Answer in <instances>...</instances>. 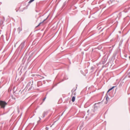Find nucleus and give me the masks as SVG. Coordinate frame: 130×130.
Here are the masks:
<instances>
[{
	"label": "nucleus",
	"mask_w": 130,
	"mask_h": 130,
	"mask_svg": "<svg viewBox=\"0 0 130 130\" xmlns=\"http://www.w3.org/2000/svg\"><path fill=\"white\" fill-rule=\"evenodd\" d=\"M22 28L21 27H19L17 29V31L18 32V33L19 34L21 31L22 30Z\"/></svg>",
	"instance_id": "obj_3"
},
{
	"label": "nucleus",
	"mask_w": 130,
	"mask_h": 130,
	"mask_svg": "<svg viewBox=\"0 0 130 130\" xmlns=\"http://www.w3.org/2000/svg\"><path fill=\"white\" fill-rule=\"evenodd\" d=\"M35 0H30L29 1L28 3H30L32 2H33Z\"/></svg>",
	"instance_id": "obj_11"
},
{
	"label": "nucleus",
	"mask_w": 130,
	"mask_h": 130,
	"mask_svg": "<svg viewBox=\"0 0 130 130\" xmlns=\"http://www.w3.org/2000/svg\"><path fill=\"white\" fill-rule=\"evenodd\" d=\"M128 75L130 74V71L128 73Z\"/></svg>",
	"instance_id": "obj_15"
},
{
	"label": "nucleus",
	"mask_w": 130,
	"mask_h": 130,
	"mask_svg": "<svg viewBox=\"0 0 130 130\" xmlns=\"http://www.w3.org/2000/svg\"><path fill=\"white\" fill-rule=\"evenodd\" d=\"M25 43V42H23L21 43V48H23L24 47Z\"/></svg>",
	"instance_id": "obj_5"
},
{
	"label": "nucleus",
	"mask_w": 130,
	"mask_h": 130,
	"mask_svg": "<svg viewBox=\"0 0 130 130\" xmlns=\"http://www.w3.org/2000/svg\"><path fill=\"white\" fill-rule=\"evenodd\" d=\"M105 98H106V100L107 102L105 103L106 104H107L108 100H109V98H108V96H106Z\"/></svg>",
	"instance_id": "obj_6"
},
{
	"label": "nucleus",
	"mask_w": 130,
	"mask_h": 130,
	"mask_svg": "<svg viewBox=\"0 0 130 130\" xmlns=\"http://www.w3.org/2000/svg\"><path fill=\"white\" fill-rule=\"evenodd\" d=\"M3 37V35H2L1 36V37Z\"/></svg>",
	"instance_id": "obj_17"
},
{
	"label": "nucleus",
	"mask_w": 130,
	"mask_h": 130,
	"mask_svg": "<svg viewBox=\"0 0 130 130\" xmlns=\"http://www.w3.org/2000/svg\"><path fill=\"white\" fill-rule=\"evenodd\" d=\"M101 103V102H99L98 103H97L98 104H100Z\"/></svg>",
	"instance_id": "obj_16"
},
{
	"label": "nucleus",
	"mask_w": 130,
	"mask_h": 130,
	"mask_svg": "<svg viewBox=\"0 0 130 130\" xmlns=\"http://www.w3.org/2000/svg\"><path fill=\"white\" fill-rule=\"evenodd\" d=\"M89 110H88L87 111V112H89Z\"/></svg>",
	"instance_id": "obj_20"
},
{
	"label": "nucleus",
	"mask_w": 130,
	"mask_h": 130,
	"mask_svg": "<svg viewBox=\"0 0 130 130\" xmlns=\"http://www.w3.org/2000/svg\"><path fill=\"white\" fill-rule=\"evenodd\" d=\"M129 59L130 60V56L129 57Z\"/></svg>",
	"instance_id": "obj_21"
},
{
	"label": "nucleus",
	"mask_w": 130,
	"mask_h": 130,
	"mask_svg": "<svg viewBox=\"0 0 130 130\" xmlns=\"http://www.w3.org/2000/svg\"><path fill=\"white\" fill-rule=\"evenodd\" d=\"M128 77L129 78H130V75H129V76H128Z\"/></svg>",
	"instance_id": "obj_18"
},
{
	"label": "nucleus",
	"mask_w": 130,
	"mask_h": 130,
	"mask_svg": "<svg viewBox=\"0 0 130 130\" xmlns=\"http://www.w3.org/2000/svg\"><path fill=\"white\" fill-rule=\"evenodd\" d=\"M75 97L74 96H73L72 98V101L73 102H74L75 101Z\"/></svg>",
	"instance_id": "obj_7"
},
{
	"label": "nucleus",
	"mask_w": 130,
	"mask_h": 130,
	"mask_svg": "<svg viewBox=\"0 0 130 130\" xmlns=\"http://www.w3.org/2000/svg\"><path fill=\"white\" fill-rule=\"evenodd\" d=\"M39 118L40 119V120L41 119V118L40 117H39Z\"/></svg>",
	"instance_id": "obj_19"
},
{
	"label": "nucleus",
	"mask_w": 130,
	"mask_h": 130,
	"mask_svg": "<svg viewBox=\"0 0 130 130\" xmlns=\"http://www.w3.org/2000/svg\"><path fill=\"white\" fill-rule=\"evenodd\" d=\"M46 97H45V98H44L43 99V101H44V100H45V99H46Z\"/></svg>",
	"instance_id": "obj_13"
},
{
	"label": "nucleus",
	"mask_w": 130,
	"mask_h": 130,
	"mask_svg": "<svg viewBox=\"0 0 130 130\" xmlns=\"http://www.w3.org/2000/svg\"><path fill=\"white\" fill-rule=\"evenodd\" d=\"M7 103L5 101H1V108L4 109Z\"/></svg>",
	"instance_id": "obj_1"
},
{
	"label": "nucleus",
	"mask_w": 130,
	"mask_h": 130,
	"mask_svg": "<svg viewBox=\"0 0 130 130\" xmlns=\"http://www.w3.org/2000/svg\"><path fill=\"white\" fill-rule=\"evenodd\" d=\"M115 87V86H113L111 88H110L107 91V93H108V92H109L110 91L112 90Z\"/></svg>",
	"instance_id": "obj_9"
},
{
	"label": "nucleus",
	"mask_w": 130,
	"mask_h": 130,
	"mask_svg": "<svg viewBox=\"0 0 130 130\" xmlns=\"http://www.w3.org/2000/svg\"><path fill=\"white\" fill-rule=\"evenodd\" d=\"M45 129L46 130H48V128L47 127H46L45 128Z\"/></svg>",
	"instance_id": "obj_12"
},
{
	"label": "nucleus",
	"mask_w": 130,
	"mask_h": 130,
	"mask_svg": "<svg viewBox=\"0 0 130 130\" xmlns=\"http://www.w3.org/2000/svg\"><path fill=\"white\" fill-rule=\"evenodd\" d=\"M4 20H5V19H4V18L3 21H1V23H0L1 25V24H3L4 21Z\"/></svg>",
	"instance_id": "obj_10"
},
{
	"label": "nucleus",
	"mask_w": 130,
	"mask_h": 130,
	"mask_svg": "<svg viewBox=\"0 0 130 130\" xmlns=\"http://www.w3.org/2000/svg\"><path fill=\"white\" fill-rule=\"evenodd\" d=\"M31 84V82H29L27 84L26 86L27 87H29L30 86V85Z\"/></svg>",
	"instance_id": "obj_8"
},
{
	"label": "nucleus",
	"mask_w": 130,
	"mask_h": 130,
	"mask_svg": "<svg viewBox=\"0 0 130 130\" xmlns=\"http://www.w3.org/2000/svg\"><path fill=\"white\" fill-rule=\"evenodd\" d=\"M48 17H47L45 19H44L42 22H41L39 24L36 26V27H38L41 24H42L44 21H46L47 19V18H48Z\"/></svg>",
	"instance_id": "obj_2"
},
{
	"label": "nucleus",
	"mask_w": 130,
	"mask_h": 130,
	"mask_svg": "<svg viewBox=\"0 0 130 130\" xmlns=\"http://www.w3.org/2000/svg\"><path fill=\"white\" fill-rule=\"evenodd\" d=\"M110 1L111 3H112L113 2L112 0H110Z\"/></svg>",
	"instance_id": "obj_14"
},
{
	"label": "nucleus",
	"mask_w": 130,
	"mask_h": 130,
	"mask_svg": "<svg viewBox=\"0 0 130 130\" xmlns=\"http://www.w3.org/2000/svg\"><path fill=\"white\" fill-rule=\"evenodd\" d=\"M112 0V1H115V0Z\"/></svg>",
	"instance_id": "obj_22"
},
{
	"label": "nucleus",
	"mask_w": 130,
	"mask_h": 130,
	"mask_svg": "<svg viewBox=\"0 0 130 130\" xmlns=\"http://www.w3.org/2000/svg\"><path fill=\"white\" fill-rule=\"evenodd\" d=\"M47 113V112L46 111H44L42 115V117L44 118L46 115Z\"/></svg>",
	"instance_id": "obj_4"
}]
</instances>
